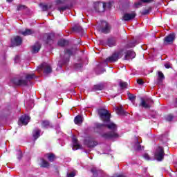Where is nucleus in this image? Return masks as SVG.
Wrapping results in <instances>:
<instances>
[{
	"instance_id": "nucleus-32",
	"label": "nucleus",
	"mask_w": 177,
	"mask_h": 177,
	"mask_svg": "<svg viewBox=\"0 0 177 177\" xmlns=\"http://www.w3.org/2000/svg\"><path fill=\"white\" fill-rule=\"evenodd\" d=\"M47 158H48V160L50 161V162H53V161H55V154L48 153L47 154Z\"/></svg>"
},
{
	"instance_id": "nucleus-35",
	"label": "nucleus",
	"mask_w": 177,
	"mask_h": 177,
	"mask_svg": "<svg viewBox=\"0 0 177 177\" xmlns=\"http://www.w3.org/2000/svg\"><path fill=\"white\" fill-rule=\"evenodd\" d=\"M67 9H70L69 6H62V7H58V10L59 12H64V10H67Z\"/></svg>"
},
{
	"instance_id": "nucleus-7",
	"label": "nucleus",
	"mask_w": 177,
	"mask_h": 177,
	"mask_svg": "<svg viewBox=\"0 0 177 177\" xmlns=\"http://www.w3.org/2000/svg\"><path fill=\"white\" fill-rule=\"evenodd\" d=\"M94 9L95 12L102 13L106 10V3L102 2H97L94 3Z\"/></svg>"
},
{
	"instance_id": "nucleus-37",
	"label": "nucleus",
	"mask_w": 177,
	"mask_h": 177,
	"mask_svg": "<svg viewBox=\"0 0 177 177\" xmlns=\"http://www.w3.org/2000/svg\"><path fill=\"white\" fill-rule=\"evenodd\" d=\"M128 97L131 102H135V99H136V96L133 95V94L129 93Z\"/></svg>"
},
{
	"instance_id": "nucleus-52",
	"label": "nucleus",
	"mask_w": 177,
	"mask_h": 177,
	"mask_svg": "<svg viewBox=\"0 0 177 177\" xmlns=\"http://www.w3.org/2000/svg\"><path fill=\"white\" fill-rule=\"evenodd\" d=\"M57 118H62V113H57Z\"/></svg>"
},
{
	"instance_id": "nucleus-38",
	"label": "nucleus",
	"mask_w": 177,
	"mask_h": 177,
	"mask_svg": "<svg viewBox=\"0 0 177 177\" xmlns=\"http://www.w3.org/2000/svg\"><path fill=\"white\" fill-rule=\"evenodd\" d=\"M136 41L134 42H129L127 44V48H135V46H136Z\"/></svg>"
},
{
	"instance_id": "nucleus-46",
	"label": "nucleus",
	"mask_w": 177,
	"mask_h": 177,
	"mask_svg": "<svg viewBox=\"0 0 177 177\" xmlns=\"http://www.w3.org/2000/svg\"><path fill=\"white\" fill-rule=\"evenodd\" d=\"M137 83L138 84V85H143V84H145V82H143V80L142 79L137 80Z\"/></svg>"
},
{
	"instance_id": "nucleus-45",
	"label": "nucleus",
	"mask_w": 177,
	"mask_h": 177,
	"mask_svg": "<svg viewBox=\"0 0 177 177\" xmlns=\"http://www.w3.org/2000/svg\"><path fill=\"white\" fill-rule=\"evenodd\" d=\"M143 158H145V160H147V161L150 160V156H149V154L147 153H145L143 155Z\"/></svg>"
},
{
	"instance_id": "nucleus-40",
	"label": "nucleus",
	"mask_w": 177,
	"mask_h": 177,
	"mask_svg": "<svg viewBox=\"0 0 177 177\" xmlns=\"http://www.w3.org/2000/svg\"><path fill=\"white\" fill-rule=\"evenodd\" d=\"M150 10H151V8H149L148 9H145L142 12V15H149L150 13Z\"/></svg>"
},
{
	"instance_id": "nucleus-22",
	"label": "nucleus",
	"mask_w": 177,
	"mask_h": 177,
	"mask_svg": "<svg viewBox=\"0 0 177 177\" xmlns=\"http://www.w3.org/2000/svg\"><path fill=\"white\" fill-rule=\"evenodd\" d=\"M41 127L44 129H48V128H50V123L48 120H43L41 122Z\"/></svg>"
},
{
	"instance_id": "nucleus-39",
	"label": "nucleus",
	"mask_w": 177,
	"mask_h": 177,
	"mask_svg": "<svg viewBox=\"0 0 177 177\" xmlns=\"http://www.w3.org/2000/svg\"><path fill=\"white\" fill-rule=\"evenodd\" d=\"M166 121L171 122L172 120H174V116L172 115H168L167 116L165 117Z\"/></svg>"
},
{
	"instance_id": "nucleus-17",
	"label": "nucleus",
	"mask_w": 177,
	"mask_h": 177,
	"mask_svg": "<svg viewBox=\"0 0 177 177\" xmlns=\"http://www.w3.org/2000/svg\"><path fill=\"white\" fill-rule=\"evenodd\" d=\"M41 49V44L39 42H36L35 45L32 46L31 52L32 53H38Z\"/></svg>"
},
{
	"instance_id": "nucleus-23",
	"label": "nucleus",
	"mask_w": 177,
	"mask_h": 177,
	"mask_svg": "<svg viewBox=\"0 0 177 177\" xmlns=\"http://www.w3.org/2000/svg\"><path fill=\"white\" fill-rule=\"evenodd\" d=\"M21 34L24 37H27V35H31L34 34V31H32L31 29H26L25 31L21 32Z\"/></svg>"
},
{
	"instance_id": "nucleus-9",
	"label": "nucleus",
	"mask_w": 177,
	"mask_h": 177,
	"mask_svg": "<svg viewBox=\"0 0 177 177\" xmlns=\"http://www.w3.org/2000/svg\"><path fill=\"white\" fill-rule=\"evenodd\" d=\"M153 103H154V102H153L150 98L147 99L146 100L142 99L140 106L144 107V109H150L153 105Z\"/></svg>"
},
{
	"instance_id": "nucleus-51",
	"label": "nucleus",
	"mask_w": 177,
	"mask_h": 177,
	"mask_svg": "<svg viewBox=\"0 0 177 177\" xmlns=\"http://www.w3.org/2000/svg\"><path fill=\"white\" fill-rule=\"evenodd\" d=\"M165 68H171V64L169 63H167L165 64Z\"/></svg>"
},
{
	"instance_id": "nucleus-50",
	"label": "nucleus",
	"mask_w": 177,
	"mask_h": 177,
	"mask_svg": "<svg viewBox=\"0 0 177 177\" xmlns=\"http://www.w3.org/2000/svg\"><path fill=\"white\" fill-rule=\"evenodd\" d=\"M154 0H142L143 3H151Z\"/></svg>"
},
{
	"instance_id": "nucleus-13",
	"label": "nucleus",
	"mask_w": 177,
	"mask_h": 177,
	"mask_svg": "<svg viewBox=\"0 0 177 177\" xmlns=\"http://www.w3.org/2000/svg\"><path fill=\"white\" fill-rule=\"evenodd\" d=\"M72 143H73V150H78L80 149H82V145L78 142V140L75 136H73L72 137Z\"/></svg>"
},
{
	"instance_id": "nucleus-1",
	"label": "nucleus",
	"mask_w": 177,
	"mask_h": 177,
	"mask_svg": "<svg viewBox=\"0 0 177 177\" xmlns=\"http://www.w3.org/2000/svg\"><path fill=\"white\" fill-rule=\"evenodd\" d=\"M97 113L104 124L97 123L95 124L96 128L102 129V128L106 127L110 130L109 132L102 133V138H104V139H118L120 138V135L117 133V124L113 122H110V118H111L110 111L105 109H100L97 110Z\"/></svg>"
},
{
	"instance_id": "nucleus-26",
	"label": "nucleus",
	"mask_w": 177,
	"mask_h": 177,
	"mask_svg": "<svg viewBox=\"0 0 177 177\" xmlns=\"http://www.w3.org/2000/svg\"><path fill=\"white\" fill-rule=\"evenodd\" d=\"M74 122L77 125L80 124H82V116L81 115H77L74 119Z\"/></svg>"
},
{
	"instance_id": "nucleus-28",
	"label": "nucleus",
	"mask_w": 177,
	"mask_h": 177,
	"mask_svg": "<svg viewBox=\"0 0 177 177\" xmlns=\"http://www.w3.org/2000/svg\"><path fill=\"white\" fill-rule=\"evenodd\" d=\"M41 164L40 166L41 167V168H48L49 167V162L46 161L44 159L41 160Z\"/></svg>"
},
{
	"instance_id": "nucleus-42",
	"label": "nucleus",
	"mask_w": 177,
	"mask_h": 177,
	"mask_svg": "<svg viewBox=\"0 0 177 177\" xmlns=\"http://www.w3.org/2000/svg\"><path fill=\"white\" fill-rule=\"evenodd\" d=\"M75 68L77 70H80V68H82V64H81V63L75 64Z\"/></svg>"
},
{
	"instance_id": "nucleus-29",
	"label": "nucleus",
	"mask_w": 177,
	"mask_h": 177,
	"mask_svg": "<svg viewBox=\"0 0 177 177\" xmlns=\"http://www.w3.org/2000/svg\"><path fill=\"white\" fill-rule=\"evenodd\" d=\"M46 37H47V43L48 44H49V42H50V41H53V39H55V34H53V33L46 34Z\"/></svg>"
},
{
	"instance_id": "nucleus-8",
	"label": "nucleus",
	"mask_w": 177,
	"mask_h": 177,
	"mask_svg": "<svg viewBox=\"0 0 177 177\" xmlns=\"http://www.w3.org/2000/svg\"><path fill=\"white\" fill-rule=\"evenodd\" d=\"M101 32L104 34H109L110 32V30H111V26L109 23H107L106 21H101Z\"/></svg>"
},
{
	"instance_id": "nucleus-41",
	"label": "nucleus",
	"mask_w": 177,
	"mask_h": 177,
	"mask_svg": "<svg viewBox=\"0 0 177 177\" xmlns=\"http://www.w3.org/2000/svg\"><path fill=\"white\" fill-rule=\"evenodd\" d=\"M24 9H26V6L19 5L17 6V10H24Z\"/></svg>"
},
{
	"instance_id": "nucleus-2",
	"label": "nucleus",
	"mask_w": 177,
	"mask_h": 177,
	"mask_svg": "<svg viewBox=\"0 0 177 177\" xmlns=\"http://www.w3.org/2000/svg\"><path fill=\"white\" fill-rule=\"evenodd\" d=\"M124 55V60H131V59H135V56H136V54L133 50H127L125 48H122L114 51L111 56L105 59L104 63L106 64L107 63H115V62H118Z\"/></svg>"
},
{
	"instance_id": "nucleus-19",
	"label": "nucleus",
	"mask_w": 177,
	"mask_h": 177,
	"mask_svg": "<svg viewBox=\"0 0 177 177\" xmlns=\"http://www.w3.org/2000/svg\"><path fill=\"white\" fill-rule=\"evenodd\" d=\"M26 107L28 110H31L32 107H34V100H30L29 101H26L25 103Z\"/></svg>"
},
{
	"instance_id": "nucleus-15",
	"label": "nucleus",
	"mask_w": 177,
	"mask_h": 177,
	"mask_svg": "<svg viewBox=\"0 0 177 177\" xmlns=\"http://www.w3.org/2000/svg\"><path fill=\"white\" fill-rule=\"evenodd\" d=\"M28 122H30V116L23 115L20 118L18 124L19 125H20L21 124H22V125H27Z\"/></svg>"
},
{
	"instance_id": "nucleus-18",
	"label": "nucleus",
	"mask_w": 177,
	"mask_h": 177,
	"mask_svg": "<svg viewBox=\"0 0 177 177\" xmlns=\"http://www.w3.org/2000/svg\"><path fill=\"white\" fill-rule=\"evenodd\" d=\"M39 136H41V130L38 128L35 129L32 131V137L34 140H37Z\"/></svg>"
},
{
	"instance_id": "nucleus-25",
	"label": "nucleus",
	"mask_w": 177,
	"mask_h": 177,
	"mask_svg": "<svg viewBox=\"0 0 177 177\" xmlns=\"http://www.w3.org/2000/svg\"><path fill=\"white\" fill-rule=\"evenodd\" d=\"M115 111L117 114H118V115H124V114H125V111H124V109H122V106L116 107Z\"/></svg>"
},
{
	"instance_id": "nucleus-53",
	"label": "nucleus",
	"mask_w": 177,
	"mask_h": 177,
	"mask_svg": "<svg viewBox=\"0 0 177 177\" xmlns=\"http://www.w3.org/2000/svg\"><path fill=\"white\" fill-rule=\"evenodd\" d=\"M174 106H175V107H177V98H176V100H175Z\"/></svg>"
},
{
	"instance_id": "nucleus-34",
	"label": "nucleus",
	"mask_w": 177,
	"mask_h": 177,
	"mask_svg": "<svg viewBox=\"0 0 177 177\" xmlns=\"http://www.w3.org/2000/svg\"><path fill=\"white\" fill-rule=\"evenodd\" d=\"M119 85L122 89H124V88H127V86H128V83H127V82L120 81L119 82Z\"/></svg>"
},
{
	"instance_id": "nucleus-5",
	"label": "nucleus",
	"mask_w": 177,
	"mask_h": 177,
	"mask_svg": "<svg viewBox=\"0 0 177 177\" xmlns=\"http://www.w3.org/2000/svg\"><path fill=\"white\" fill-rule=\"evenodd\" d=\"M37 70L39 73H40V71H43L45 75H48V74H50V73H52V67L48 63L41 64L37 67Z\"/></svg>"
},
{
	"instance_id": "nucleus-48",
	"label": "nucleus",
	"mask_w": 177,
	"mask_h": 177,
	"mask_svg": "<svg viewBox=\"0 0 177 177\" xmlns=\"http://www.w3.org/2000/svg\"><path fill=\"white\" fill-rule=\"evenodd\" d=\"M106 6H105V9L106 8H107L108 9L111 8V3L109 2V3H104Z\"/></svg>"
},
{
	"instance_id": "nucleus-31",
	"label": "nucleus",
	"mask_w": 177,
	"mask_h": 177,
	"mask_svg": "<svg viewBox=\"0 0 177 177\" xmlns=\"http://www.w3.org/2000/svg\"><path fill=\"white\" fill-rule=\"evenodd\" d=\"M73 31H75V32H82V27L80 26H75L73 28Z\"/></svg>"
},
{
	"instance_id": "nucleus-49",
	"label": "nucleus",
	"mask_w": 177,
	"mask_h": 177,
	"mask_svg": "<svg viewBox=\"0 0 177 177\" xmlns=\"http://www.w3.org/2000/svg\"><path fill=\"white\" fill-rule=\"evenodd\" d=\"M14 60H15V63H19V60H20V56H19V55L15 56Z\"/></svg>"
},
{
	"instance_id": "nucleus-14",
	"label": "nucleus",
	"mask_w": 177,
	"mask_h": 177,
	"mask_svg": "<svg viewBox=\"0 0 177 177\" xmlns=\"http://www.w3.org/2000/svg\"><path fill=\"white\" fill-rule=\"evenodd\" d=\"M21 42H23V39L19 36H16L14 39L11 40L12 46H19L21 45Z\"/></svg>"
},
{
	"instance_id": "nucleus-44",
	"label": "nucleus",
	"mask_w": 177,
	"mask_h": 177,
	"mask_svg": "<svg viewBox=\"0 0 177 177\" xmlns=\"http://www.w3.org/2000/svg\"><path fill=\"white\" fill-rule=\"evenodd\" d=\"M55 3L56 5H60L61 3H66V1L64 0H57Z\"/></svg>"
},
{
	"instance_id": "nucleus-12",
	"label": "nucleus",
	"mask_w": 177,
	"mask_h": 177,
	"mask_svg": "<svg viewBox=\"0 0 177 177\" xmlns=\"http://www.w3.org/2000/svg\"><path fill=\"white\" fill-rule=\"evenodd\" d=\"M84 144L90 149L96 147V146H97V142L93 140V138H86L84 140Z\"/></svg>"
},
{
	"instance_id": "nucleus-20",
	"label": "nucleus",
	"mask_w": 177,
	"mask_h": 177,
	"mask_svg": "<svg viewBox=\"0 0 177 177\" xmlns=\"http://www.w3.org/2000/svg\"><path fill=\"white\" fill-rule=\"evenodd\" d=\"M115 42H116L115 39L110 38V39H108L107 45L110 48H113V46H115Z\"/></svg>"
},
{
	"instance_id": "nucleus-11",
	"label": "nucleus",
	"mask_w": 177,
	"mask_h": 177,
	"mask_svg": "<svg viewBox=\"0 0 177 177\" xmlns=\"http://www.w3.org/2000/svg\"><path fill=\"white\" fill-rule=\"evenodd\" d=\"M176 35L175 33H171L164 39L165 45H171V44L174 43L175 41Z\"/></svg>"
},
{
	"instance_id": "nucleus-55",
	"label": "nucleus",
	"mask_w": 177,
	"mask_h": 177,
	"mask_svg": "<svg viewBox=\"0 0 177 177\" xmlns=\"http://www.w3.org/2000/svg\"><path fill=\"white\" fill-rule=\"evenodd\" d=\"M48 8H49V9H50V8H52V6H50Z\"/></svg>"
},
{
	"instance_id": "nucleus-47",
	"label": "nucleus",
	"mask_w": 177,
	"mask_h": 177,
	"mask_svg": "<svg viewBox=\"0 0 177 177\" xmlns=\"http://www.w3.org/2000/svg\"><path fill=\"white\" fill-rule=\"evenodd\" d=\"M21 157H23V154L21 153V151H19L17 153L18 160H21Z\"/></svg>"
},
{
	"instance_id": "nucleus-10",
	"label": "nucleus",
	"mask_w": 177,
	"mask_h": 177,
	"mask_svg": "<svg viewBox=\"0 0 177 177\" xmlns=\"http://www.w3.org/2000/svg\"><path fill=\"white\" fill-rule=\"evenodd\" d=\"M136 17V13L135 12H126L123 15L122 20L123 21H131V20H133V19Z\"/></svg>"
},
{
	"instance_id": "nucleus-30",
	"label": "nucleus",
	"mask_w": 177,
	"mask_h": 177,
	"mask_svg": "<svg viewBox=\"0 0 177 177\" xmlns=\"http://www.w3.org/2000/svg\"><path fill=\"white\" fill-rule=\"evenodd\" d=\"M59 46H66V45H68V41L66 39H60L58 41Z\"/></svg>"
},
{
	"instance_id": "nucleus-3",
	"label": "nucleus",
	"mask_w": 177,
	"mask_h": 177,
	"mask_svg": "<svg viewBox=\"0 0 177 177\" xmlns=\"http://www.w3.org/2000/svg\"><path fill=\"white\" fill-rule=\"evenodd\" d=\"M35 74H26L21 76L20 77H15L12 80L13 84L17 86H26L28 84H30L31 80H34Z\"/></svg>"
},
{
	"instance_id": "nucleus-33",
	"label": "nucleus",
	"mask_w": 177,
	"mask_h": 177,
	"mask_svg": "<svg viewBox=\"0 0 177 177\" xmlns=\"http://www.w3.org/2000/svg\"><path fill=\"white\" fill-rule=\"evenodd\" d=\"M39 6L43 12H46L49 9V7L46 4L40 3Z\"/></svg>"
},
{
	"instance_id": "nucleus-21",
	"label": "nucleus",
	"mask_w": 177,
	"mask_h": 177,
	"mask_svg": "<svg viewBox=\"0 0 177 177\" xmlns=\"http://www.w3.org/2000/svg\"><path fill=\"white\" fill-rule=\"evenodd\" d=\"M165 79V77L164 76V73L159 71L158 73V84H161L162 82V80Z\"/></svg>"
},
{
	"instance_id": "nucleus-36",
	"label": "nucleus",
	"mask_w": 177,
	"mask_h": 177,
	"mask_svg": "<svg viewBox=\"0 0 177 177\" xmlns=\"http://www.w3.org/2000/svg\"><path fill=\"white\" fill-rule=\"evenodd\" d=\"M143 3V0H140L138 2H136L134 3V6L135 8H140V6H142V4Z\"/></svg>"
},
{
	"instance_id": "nucleus-54",
	"label": "nucleus",
	"mask_w": 177,
	"mask_h": 177,
	"mask_svg": "<svg viewBox=\"0 0 177 177\" xmlns=\"http://www.w3.org/2000/svg\"><path fill=\"white\" fill-rule=\"evenodd\" d=\"M7 2H8L9 3L13 2V0H7Z\"/></svg>"
},
{
	"instance_id": "nucleus-16",
	"label": "nucleus",
	"mask_w": 177,
	"mask_h": 177,
	"mask_svg": "<svg viewBox=\"0 0 177 177\" xmlns=\"http://www.w3.org/2000/svg\"><path fill=\"white\" fill-rule=\"evenodd\" d=\"M135 140H136V142L134 145V149L138 151L140 150H143L145 149V147H142V145H140V142H139V138H138V137H135Z\"/></svg>"
},
{
	"instance_id": "nucleus-27",
	"label": "nucleus",
	"mask_w": 177,
	"mask_h": 177,
	"mask_svg": "<svg viewBox=\"0 0 177 177\" xmlns=\"http://www.w3.org/2000/svg\"><path fill=\"white\" fill-rule=\"evenodd\" d=\"M104 86L103 84H96L93 86V91H103Z\"/></svg>"
},
{
	"instance_id": "nucleus-43",
	"label": "nucleus",
	"mask_w": 177,
	"mask_h": 177,
	"mask_svg": "<svg viewBox=\"0 0 177 177\" xmlns=\"http://www.w3.org/2000/svg\"><path fill=\"white\" fill-rule=\"evenodd\" d=\"M76 174H77L75 173V171H72L71 173L67 174V177H74Z\"/></svg>"
},
{
	"instance_id": "nucleus-4",
	"label": "nucleus",
	"mask_w": 177,
	"mask_h": 177,
	"mask_svg": "<svg viewBox=\"0 0 177 177\" xmlns=\"http://www.w3.org/2000/svg\"><path fill=\"white\" fill-rule=\"evenodd\" d=\"M74 50L73 48L65 50L64 56L61 55V59L58 62L57 71L62 69L63 66L68 64V62H70V57L72 56Z\"/></svg>"
},
{
	"instance_id": "nucleus-24",
	"label": "nucleus",
	"mask_w": 177,
	"mask_h": 177,
	"mask_svg": "<svg viewBox=\"0 0 177 177\" xmlns=\"http://www.w3.org/2000/svg\"><path fill=\"white\" fill-rule=\"evenodd\" d=\"M91 171L92 172L93 177H97V176L99 175V174H100V170H99L96 167H93L91 170Z\"/></svg>"
},
{
	"instance_id": "nucleus-6",
	"label": "nucleus",
	"mask_w": 177,
	"mask_h": 177,
	"mask_svg": "<svg viewBox=\"0 0 177 177\" xmlns=\"http://www.w3.org/2000/svg\"><path fill=\"white\" fill-rule=\"evenodd\" d=\"M165 156L164 148H162V147H158V149H156L155 151V158L157 161H162Z\"/></svg>"
}]
</instances>
